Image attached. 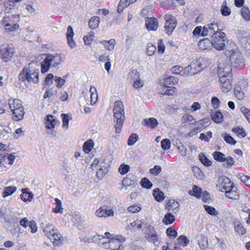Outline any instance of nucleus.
Masks as SVG:
<instances>
[{
	"label": "nucleus",
	"mask_w": 250,
	"mask_h": 250,
	"mask_svg": "<svg viewBox=\"0 0 250 250\" xmlns=\"http://www.w3.org/2000/svg\"><path fill=\"white\" fill-rule=\"evenodd\" d=\"M175 88L173 86H172L170 88L163 87V88L162 90V94H165L169 95V96H170V95L171 96V95H173L175 93Z\"/></svg>",
	"instance_id": "58"
},
{
	"label": "nucleus",
	"mask_w": 250,
	"mask_h": 250,
	"mask_svg": "<svg viewBox=\"0 0 250 250\" xmlns=\"http://www.w3.org/2000/svg\"><path fill=\"white\" fill-rule=\"evenodd\" d=\"M225 162L224 165L226 167H230L234 164V159L230 156L226 157Z\"/></svg>",
	"instance_id": "62"
},
{
	"label": "nucleus",
	"mask_w": 250,
	"mask_h": 250,
	"mask_svg": "<svg viewBox=\"0 0 250 250\" xmlns=\"http://www.w3.org/2000/svg\"><path fill=\"white\" fill-rule=\"evenodd\" d=\"M130 169V167L128 165L122 164L118 168L119 173L122 175L126 174Z\"/></svg>",
	"instance_id": "51"
},
{
	"label": "nucleus",
	"mask_w": 250,
	"mask_h": 250,
	"mask_svg": "<svg viewBox=\"0 0 250 250\" xmlns=\"http://www.w3.org/2000/svg\"><path fill=\"white\" fill-rule=\"evenodd\" d=\"M204 208L207 212L211 215L217 216L218 214V212H217L213 207L208 205H205Z\"/></svg>",
	"instance_id": "50"
},
{
	"label": "nucleus",
	"mask_w": 250,
	"mask_h": 250,
	"mask_svg": "<svg viewBox=\"0 0 250 250\" xmlns=\"http://www.w3.org/2000/svg\"><path fill=\"white\" fill-rule=\"evenodd\" d=\"M130 76L134 81L133 87L135 88H139L143 86V82L140 80L138 72L135 70H133L130 73Z\"/></svg>",
	"instance_id": "17"
},
{
	"label": "nucleus",
	"mask_w": 250,
	"mask_h": 250,
	"mask_svg": "<svg viewBox=\"0 0 250 250\" xmlns=\"http://www.w3.org/2000/svg\"><path fill=\"white\" fill-rule=\"evenodd\" d=\"M145 125L151 128H154L158 125L157 120L154 118L146 119L143 120Z\"/></svg>",
	"instance_id": "25"
},
{
	"label": "nucleus",
	"mask_w": 250,
	"mask_h": 250,
	"mask_svg": "<svg viewBox=\"0 0 250 250\" xmlns=\"http://www.w3.org/2000/svg\"><path fill=\"white\" fill-rule=\"evenodd\" d=\"M164 19L166 21L165 29L167 33L170 35L177 25V21L172 15L166 14Z\"/></svg>",
	"instance_id": "11"
},
{
	"label": "nucleus",
	"mask_w": 250,
	"mask_h": 250,
	"mask_svg": "<svg viewBox=\"0 0 250 250\" xmlns=\"http://www.w3.org/2000/svg\"><path fill=\"white\" fill-rule=\"evenodd\" d=\"M15 53V47L12 44L3 46L0 48V58L4 62H9Z\"/></svg>",
	"instance_id": "9"
},
{
	"label": "nucleus",
	"mask_w": 250,
	"mask_h": 250,
	"mask_svg": "<svg viewBox=\"0 0 250 250\" xmlns=\"http://www.w3.org/2000/svg\"><path fill=\"white\" fill-rule=\"evenodd\" d=\"M125 241V237L121 235H117L115 238H111L108 242L104 241L103 246L106 249L119 250L122 247L121 244Z\"/></svg>",
	"instance_id": "7"
},
{
	"label": "nucleus",
	"mask_w": 250,
	"mask_h": 250,
	"mask_svg": "<svg viewBox=\"0 0 250 250\" xmlns=\"http://www.w3.org/2000/svg\"><path fill=\"white\" fill-rule=\"evenodd\" d=\"M238 177L242 182L250 188V177L245 175L243 173H240L238 174Z\"/></svg>",
	"instance_id": "49"
},
{
	"label": "nucleus",
	"mask_w": 250,
	"mask_h": 250,
	"mask_svg": "<svg viewBox=\"0 0 250 250\" xmlns=\"http://www.w3.org/2000/svg\"><path fill=\"white\" fill-rule=\"evenodd\" d=\"M221 14L224 16H227L230 14V9L227 6L226 1H224L222 5L221 8Z\"/></svg>",
	"instance_id": "40"
},
{
	"label": "nucleus",
	"mask_w": 250,
	"mask_h": 250,
	"mask_svg": "<svg viewBox=\"0 0 250 250\" xmlns=\"http://www.w3.org/2000/svg\"><path fill=\"white\" fill-rule=\"evenodd\" d=\"M46 118V127L48 129L54 128L55 126V119H54V116L51 115H48Z\"/></svg>",
	"instance_id": "28"
},
{
	"label": "nucleus",
	"mask_w": 250,
	"mask_h": 250,
	"mask_svg": "<svg viewBox=\"0 0 250 250\" xmlns=\"http://www.w3.org/2000/svg\"><path fill=\"white\" fill-rule=\"evenodd\" d=\"M199 160L205 166H210L211 165V162L203 153L199 155Z\"/></svg>",
	"instance_id": "45"
},
{
	"label": "nucleus",
	"mask_w": 250,
	"mask_h": 250,
	"mask_svg": "<svg viewBox=\"0 0 250 250\" xmlns=\"http://www.w3.org/2000/svg\"><path fill=\"white\" fill-rule=\"evenodd\" d=\"M224 60L221 59L219 60L218 64V74L219 77V82L222 84L228 80H231L232 76L230 72L231 68L228 63H223Z\"/></svg>",
	"instance_id": "5"
},
{
	"label": "nucleus",
	"mask_w": 250,
	"mask_h": 250,
	"mask_svg": "<svg viewBox=\"0 0 250 250\" xmlns=\"http://www.w3.org/2000/svg\"><path fill=\"white\" fill-rule=\"evenodd\" d=\"M196 71L192 70L190 65H188L186 66L184 69H183V73L182 76H187L189 74H196Z\"/></svg>",
	"instance_id": "53"
},
{
	"label": "nucleus",
	"mask_w": 250,
	"mask_h": 250,
	"mask_svg": "<svg viewBox=\"0 0 250 250\" xmlns=\"http://www.w3.org/2000/svg\"><path fill=\"white\" fill-rule=\"evenodd\" d=\"M95 214L99 217H107L113 216L114 212L107 206H104L100 208L95 212Z\"/></svg>",
	"instance_id": "13"
},
{
	"label": "nucleus",
	"mask_w": 250,
	"mask_h": 250,
	"mask_svg": "<svg viewBox=\"0 0 250 250\" xmlns=\"http://www.w3.org/2000/svg\"><path fill=\"white\" fill-rule=\"evenodd\" d=\"M156 50V47L155 45L150 43L148 44L147 48V54L151 56L154 54Z\"/></svg>",
	"instance_id": "63"
},
{
	"label": "nucleus",
	"mask_w": 250,
	"mask_h": 250,
	"mask_svg": "<svg viewBox=\"0 0 250 250\" xmlns=\"http://www.w3.org/2000/svg\"><path fill=\"white\" fill-rule=\"evenodd\" d=\"M175 220V217L171 213H167L163 219V223L165 225L171 224Z\"/></svg>",
	"instance_id": "31"
},
{
	"label": "nucleus",
	"mask_w": 250,
	"mask_h": 250,
	"mask_svg": "<svg viewBox=\"0 0 250 250\" xmlns=\"http://www.w3.org/2000/svg\"><path fill=\"white\" fill-rule=\"evenodd\" d=\"M94 143L92 140H88L86 142H85L83 146V151L86 153H88L93 148Z\"/></svg>",
	"instance_id": "36"
},
{
	"label": "nucleus",
	"mask_w": 250,
	"mask_h": 250,
	"mask_svg": "<svg viewBox=\"0 0 250 250\" xmlns=\"http://www.w3.org/2000/svg\"><path fill=\"white\" fill-rule=\"evenodd\" d=\"M31 63L28 65V68L24 67L20 73L19 78L20 81H27L29 83H37L39 82V70L30 69Z\"/></svg>",
	"instance_id": "4"
},
{
	"label": "nucleus",
	"mask_w": 250,
	"mask_h": 250,
	"mask_svg": "<svg viewBox=\"0 0 250 250\" xmlns=\"http://www.w3.org/2000/svg\"><path fill=\"white\" fill-rule=\"evenodd\" d=\"M55 208L52 209V212L55 213H62L63 212V209L62 207V201L58 198H55Z\"/></svg>",
	"instance_id": "32"
},
{
	"label": "nucleus",
	"mask_w": 250,
	"mask_h": 250,
	"mask_svg": "<svg viewBox=\"0 0 250 250\" xmlns=\"http://www.w3.org/2000/svg\"><path fill=\"white\" fill-rule=\"evenodd\" d=\"M146 28L148 31H155L158 26V20L155 18H148L146 21Z\"/></svg>",
	"instance_id": "18"
},
{
	"label": "nucleus",
	"mask_w": 250,
	"mask_h": 250,
	"mask_svg": "<svg viewBox=\"0 0 250 250\" xmlns=\"http://www.w3.org/2000/svg\"><path fill=\"white\" fill-rule=\"evenodd\" d=\"M233 185V183L230 181V179L224 175L218 177L216 184L219 190L225 192L226 190L230 189Z\"/></svg>",
	"instance_id": "10"
},
{
	"label": "nucleus",
	"mask_w": 250,
	"mask_h": 250,
	"mask_svg": "<svg viewBox=\"0 0 250 250\" xmlns=\"http://www.w3.org/2000/svg\"><path fill=\"white\" fill-rule=\"evenodd\" d=\"M153 195L155 200L158 202H162L165 198L164 193L158 188L153 190Z\"/></svg>",
	"instance_id": "33"
},
{
	"label": "nucleus",
	"mask_w": 250,
	"mask_h": 250,
	"mask_svg": "<svg viewBox=\"0 0 250 250\" xmlns=\"http://www.w3.org/2000/svg\"><path fill=\"white\" fill-rule=\"evenodd\" d=\"M234 94L235 96L238 98L239 100H241L243 98L244 96V93L243 91H242L241 87L238 85H237L234 88Z\"/></svg>",
	"instance_id": "43"
},
{
	"label": "nucleus",
	"mask_w": 250,
	"mask_h": 250,
	"mask_svg": "<svg viewBox=\"0 0 250 250\" xmlns=\"http://www.w3.org/2000/svg\"><path fill=\"white\" fill-rule=\"evenodd\" d=\"M141 185L143 188H146V189H150L152 187V184L151 182L146 177L142 179L141 181Z\"/></svg>",
	"instance_id": "46"
},
{
	"label": "nucleus",
	"mask_w": 250,
	"mask_h": 250,
	"mask_svg": "<svg viewBox=\"0 0 250 250\" xmlns=\"http://www.w3.org/2000/svg\"><path fill=\"white\" fill-rule=\"evenodd\" d=\"M13 115V119L15 121H21L23 118L24 114V111L23 110V107H21L17 109L16 110H13L11 111Z\"/></svg>",
	"instance_id": "22"
},
{
	"label": "nucleus",
	"mask_w": 250,
	"mask_h": 250,
	"mask_svg": "<svg viewBox=\"0 0 250 250\" xmlns=\"http://www.w3.org/2000/svg\"><path fill=\"white\" fill-rule=\"evenodd\" d=\"M211 117L212 120L216 123H220L223 121V115L220 111L212 112Z\"/></svg>",
	"instance_id": "26"
},
{
	"label": "nucleus",
	"mask_w": 250,
	"mask_h": 250,
	"mask_svg": "<svg viewBox=\"0 0 250 250\" xmlns=\"http://www.w3.org/2000/svg\"><path fill=\"white\" fill-rule=\"evenodd\" d=\"M178 244L184 247L187 246L189 242V240L187 238L185 235H181L177 239Z\"/></svg>",
	"instance_id": "42"
},
{
	"label": "nucleus",
	"mask_w": 250,
	"mask_h": 250,
	"mask_svg": "<svg viewBox=\"0 0 250 250\" xmlns=\"http://www.w3.org/2000/svg\"><path fill=\"white\" fill-rule=\"evenodd\" d=\"M22 194L21 195V199L24 202L30 201L33 198L34 195L32 192H29L27 188L21 189Z\"/></svg>",
	"instance_id": "21"
},
{
	"label": "nucleus",
	"mask_w": 250,
	"mask_h": 250,
	"mask_svg": "<svg viewBox=\"0 0 250 250\" xmlns=\"http://www.w3.org/2000/svg\"><path fill=\"white\" fill-rule=\"evenodd\" d=\"M241 15L246 21L250 20V12L248 7L243 6L241 9Z\"/></svg>",
	"instance_id": "44"
},
{
	"label": "nucleus",
	"mask_w": 250,
	"mask_h": 250,
	"mask_svg": "<svg viewBox=\"0 0 250 250\" xmlns=\"http://www.w3.org/2000/svg\"><path fill=\"white\" fill-rule=\"evenodd\" d=\"M221 31L219 30L218 24L217 22H211L208 23L203 27L202 36L205 37L208 35L216 33Z\"/></svg>",
	"instance_id": "12"
},
{
	"label": "nucleus",
	"mask_w": 250,
	"mask_h": 250,
	"mask_svg": "<svg viewBox=\"0 0 250 250\" xmlns=\"http://www.w3.org/2000/svg\"><path fill=\"white\" fill-rule=\"evenodd\" d=\"M177 82V79L173 76H169L161 81L162 86L164 88H170Z\"/></svg>",
	"instance_id": "15"
},
{
	"label": "nucleus",
	"mask_w": 250,
	"mask_h": 250,
	"mask_svg": "<svg viewBox=\"0 0 250 250\" xmlns=\"http://www.w3.org/2000/svg\"><path fill=\"white\" fill-rule=\"evenodd\" d=\"M235 230L240 235H243L246 233V229L241 224L235 226Z\"/></svg>",
	"instance_id": "64"
},
{
	"label": "nucleus",
	"mask_w": 250,
	"mask_h": 250,
	"mask_svg": "<svg viewBox=\"0 0 250 250\" xmlns=\"http://www.w3.org/2000/svg\"><path fill=\"white\" fill-rule=\"evenodd\" d=\"M17 190V188L15 186L6 187L3 190L2 196L3 197L10 196L15 192Z\"/></svg>",
	"instance_id": "29"
},
{
	"label": "nucleus",
	"mask_w": 250,
	"mask_h": 250,
	"mask_svg": "<svg viewBox=\"0 0 250 250\" xmlns=\"http://www.w3.org/2000/svg\"><path fill=\"white\" fill-rule=\"evenodd\" d=\"M179 206L178 202L174 200H169L166 206V208L168 211H172L174 213H176L179 210Z\"/></svg>",
	"instance_id": "20"
},
{
	"label": "nucleus",
	"mask_w": 250,
	"mask_h": 250,
	"mask_svg": "<svg viewBox=\"0 0 250 250\" xmlns=\"http://www.w3.org/2000/svg\"><path fill=\"white\" fill-rule=\"evenodd\" d=\"M5 29L6 31L8 32H12L18 29L19 27V25L16 23H7L5 25Z\"/></svg>",
	"instance_id": "52"
},
{
	"label": "nucleus",
	"mask_w": 250,
	"mask_h": 250,
	"mask_svg": "<svg viewBox=\"0 0 250 250\" xmlns=\"http://www.w3.org/2000/svg\"><path fill=\"white\" fill-rule=\"evenodd\" d=\"M232 131L238 136L245 137L246 135L245 130L243 128L236 127L232 129Z\"/></svg>",
	"instance_id": "57"
},
{
	"label": "nucleus",
	"mask_w": 250,
	"mask_h": 250,
	"mask_svg": "<svg viewBox=\"0 0 250 250\" xmlns=\"http://www.w3.org/2000/svg\"><path fill=\"white\" fill-rule=\"evenodd\" d=\"M212 247L213 250H224L226 248V245L222 242L218 241L214 243Z\"/></svg>",
	"instance_id": "59"
},
{
	"label": "nucleus",
	"mask_w": 250,
	"mask_h": 250,
	"mask_svg": "<svg viewBox=\"0 0 250 250\" xmlns=\"http://www.w3.org/2000/svg\"><path fill=\"white\" fill-rule=\"evenodd\" d=\"M211 43L212 46L217 50H221L224 49L227 38L226 34L222 31H219L212 34L210 37Z\"/></svg>",
	"instance_id": "6"
},
{
	"label": "nucleus",
	"mask_w": 250,
	"mask_h": 250,
	"mask_svg": "<svg viewBox=\"0 0 250 250\" xmlns=\"http://www.w3.org/2000/svg\"><path fill=\"white\" fill-rule=\"evenodd\" d=\"M130 4V3L127 0H120L117 7V12L120 13L122 12L124 9Z\"/></svg>",
	"instance_id": "41"
},
{
	"label": "nucleus",
	"mask_w": 250,
	"mask_h": 250,
	"mask_svg": "<svg viewBox=\"0 0 250 250\" xmlns=\"http://www.w3.org/2000/svg\"><path fill=\"white\" fill-rule=\"evenodd\" d=\"M62 62V57L60 54L46 55L45 58L41 63V72L44 73L47 72L50 67L58 69L59 65Z\"/></svg>",
	"instance_id": "1"
},
{
	"label": "nucleus",
	"mask_w": 250,
	"mask_h": 250,
	"mask_svg": "<svg viewBox=\"0 0 250 250\" xmlns=\"http://www.w3.org/2000/svg\"><path fill=\"white\" fill-rule=\"evenodd\" d=\"M100 19L97 16L92 17L89 21L88 25L90 28L95 29L99 26Z\"/></svg>",
	"instance_id": "27"
},
{
	"label": "nucleus",
	"mask_w": 250,
	"mask_h": 250,
	"mask_svg": "<svg viewBox=\"0 0 250 250\" xmlns=\"http://www.w3.org/2000/svg\"><path fill=\"white\" fill-rule=\"evenodd\" d=\"M135 184L134 180H131L128 177H126L122 181L123 187L121 189L125 188V190L127 189V187L128 186H133Z\"/></svg>",
	"instance_id": "37"
},
{
	"label": "nucleus",
	"mask_w": 250,
	"mask_h": 250,
	"mask_svg": "<svg viewBox=\"0 0 250 250\" xmlns=\"http://www.w3.org/2000/svg\"><path fill=\"white\" fill-rule=\"evenodd\" d=\"M141 229V225L138 223L137 220L130 223L126 226V229L130 231H135L137 229Z\"/></svg>",
	"instance_id": "39"
},
{
	"label": "nucleus",
	"mask_w": 250,
	"mask_h": 250,
	"mask_svg": "<svg viewBox=\"0 0 250 250\" xmlns=\"http://www.w3.org/2000/svg\"><path fill=\"white\" fill-rule=\"evenodd\" d=\"M61 116L62 118V127L65 129H68L69 126V121L71 119V116L67 114L64 113H62Z\"/></svg>",
	"instance_id": "34"
},
{
	"label": "nucleus",
	"mask_w": 250,
	"mask_h": 250,
	"mask_svg": "<svg viewBox=\"0 0 250 250\" xmlns=\"http://www.w3.org/2000/svg\"><path fill=\"white\" fill-rule=\"evenodd\" d=\"M114 120L116 122L115 131L120 133L125 120L124 106L122 102L116 101L113 109Z\"/></svg>",
	"instance_id": "2"
},
{
	"label": "nucleus",
	"mask_w": 250,
	"mask_h": 250,
	"mask_svg": "<svg viewBox=\"0 0 250 250\" xmlns=\"http://www.w3.org/2000/svg\"><path fill=\"white\" fill-rule=\"evenodd\" d=\"M8 104L11 111L13 110H15L17 109H19V108H21L23 106L21 101L18 99H9L8 101Z\"/></svg>",
	"instance_id": "23"
},
{
	"label": "nucleus",
	"mask_w": 250,
	"mask_h": 250,
	"mask_svg": "<svg viewBox=\"0 0 250 250\" xmlns=\"http://www.w3.org/2000/svg\"><path fill=\"white\" fill-rule=\"evenodd\" d=\"M226 143L234 145L236 143V141L233 139V137L230 136L228 134H224L222 135Z\"/></svg>",
	"instance_id": "54"
},
{
	"label": "nucleus",
	"mask_w": 250,
	"mask_h": 250,
	"mask_svg": "<svg viewBox=\"0 0 250 250\" xmlns=\"http://www.w3.org/2000/svg\"><path fill=\"white\" fill-rule=\"evenodd\" d=\"M74 33L73 29L71 26H68L66 32V38L67 43L71 49L74 48L76 46V44L73 40V36Z\"/></svg>",
	"instance_id": "16"
},
{
	"label": "nucleus",
	"mask_w": 250,
	"mask_h": 250,
	"mask_svg": "<svg viewBox=\"0 0 250 250\" xmlns=\"http://www.w3.org/2000/svg\"><path fill=\"white\" fill-rule=\"evenodd\" d=\"M161 147L163 150H167L170 147V141L168 139H165L161 141Z\"/></svg>",
	"instance_id": "60"
},
{
	"label": "nucleus",
	"mask_w": 250,
	"mask_h": 250,
	"mask_svg": "<svg viewBox=\"0 0 250 250\" xmlns=\"http://www.w3.org/2000/svg\"><path fill=\"white\" fill-rule=\"evenodd\" d=\"M107 172V169L104 166L101 167L96 173L97 178L99 180H101Z\"/></svg>",
	"instance_id": "38"
},
{
	"label": "nucleus",
	"mask_w": 250,
	"mask_h": 250,
	"mask_svg": "<svg viewBox=\"0 0 250 250\" xmlns=\"http://www.w3.org/2000/svg\"><path fill=\"white\" fill-rule=\"evenodd\" d=\"M212 156L214 159L219 162H224L226 160L225 154L219 151H215L213 153Z\"/></svg>",
	"instance_id": "35"
},
{
	"label": "nucleus",
	"mask_w": 250,
	"mask_h": 250,
	"mask_svg": "<svg viewBox=\"0 0 250 250\" xmlns=\"http://www.w3.org/2000/svg\"><path fill=\"white\" fill-rule=\"evenodd\" d=\"M222 90L225 93L228 92L232 88L231 80H228L227 82L221 84Z\"/></svg>",
	"instance_id": "48"
},
{
	"label": "nucleus",
	"mask_w": 250,
	"mask_h": 250,
	"mask_svg": "<svg viewBox=\"0 0 250 250\" xmlns=\"http://www.w3.org/2000/svg\"><path fill=\"white\" fill-rule=\"evenodd\" d=\"M141 208L140 207V206L137 205H133L130 206L127 208L128 211L133 213L138 212L141 210Z\"/></svg>",
	"instance_id": "61"
},
{
	"label": "nucleus",
	"mask_w": 250,
	"mask_h": 250,
	"mask_svg": "<svg viewBox=\"0 0 250 250\" xmlns=\"http://www.w3.org/2000/svg\"><path fill=\"white\" fill-rule=\"evenodd\" d=\"M42 229L45 236L50 240L53 241L54 245H58L62 241V235L52 224H42Z\"/></svg>",
	"instance_id": "3"
},
{
	"label": "nucleus",
	"mask_w": 250,
	"mask_h": 250,
	"mask_svg": "<svg viewBox=\"0 0 250 250\" xmlns=\"http://www.w3.org/2000/svg\"><path fill=\"white\" fill-rule=\"evenodd\" d=\"M226 55H229V62L234 67L244 63V60L241 56V54L236 48H233L230 50H228Z\"/></svg>",
	"instance_id": "8"
},
{
	"label": "nucleus",
	"mask_w": 250,
	"mask_h": 250,
	"mask_svg": "<svg viewBox=\"0 0 250 250\" xmlns=\"http://www.w3.org/2000/svg\"><path fill=\"white\" fill-rule=\"evenodd\" d=\"M202 189L196 185L193 186L192 190H189L188 193L189 195L195 196L197 198H199L201 196Z\"/></svg>",
	"instance_id": "24"
},
{
	"label": "nucleus",
	"mask_w": 250,
	"mask_h": 250,
	"mask_svg": "<svg viewBox=\"0 0 250 250\" xmlns=\"http://www.w3.org/2000/svg\"><path fill=\"white\" fill-rule=\"evenodd\" d=\"M210 42H211V40H209L208 39L206 38L200 41L198 46L200 48L204 49L209 44Z\"/></svg>",
	"instance_id": "55"
},
{
	"label": "nucleus",
	"mask_w": 250,
	"mask_h": 250,
	"mask_svg": "<svg viewBox=\"0 0 250 250\" xmlns=\"http://www.w3.org/2000/svg\"><path fill=\"white\" fill-rule=\"evenodd\" d=\"M194 176L198 180H203L204 178V173L197 167H193L192 168Z\"/></svg>",
	"instance_id": "30"
},
{
	"label": "nucleus",
	"mask_w": 250,
	"mask_h": 250,
	"mask_svg": "<svg viewBox=\"0 0 250 250\" xmlns=\"http://www.w3.org/2000/svg\"><path fill=\"white\" fill-rule=\"evenodd\" d=\"M176 146L180 154L183 156H185L187 155V148L184 145L179 141L176 143Z\"/></svg>",
	"instance_id": "47"
},
{
	"label": "nucleus",
	"mask_w": 250,
	"mask_h": 250,
	"mask_svg": "<svg viewBox=\"0 0 250 250\" xmlns=\"http://www.w3.org/2000/svg\"><path fill=\"white\" fill-rule=\"evenodd\" d=\"M225 194L226 197H227L228 198L233 200H238L240 197L239 193L238 191L237 188L235 187L234 185L231 188H230V189L226 190L225 192Z\"/></svg>",
	"instance_id": "19"
},
{
	"label": "nucleus",
	"mask_w": 250,
	"mask_h": 250,
	"mask_svg": "<svg viewBox=\"0 0 250 250\" xmlns=\"http://www.w3.org/2000/svg\"><path fill=\"white\" fill-rule=\"evenodd\" d=\"M146 237L148 241L153 242L156 246H158L160 244L158 237L153 227L150 228L149 231L147 234Z\"/></svg>",
	"instance_id": "14"
},
{
	"label": "nucleus",
	"mask_w": 250,
	"mask_h": 250,
	"mask_svg": "<svg viewBox=\"0 0 250 250\" xmlns=\"http://www.w3.org/2000/svg\"><path fill=\"white\" fill-rule=\"evenodd\" d=\"M138 135L135 133H132L128 138L127 144L129 146H133L138 140Z\"/></svg>",
	"instance_id": "56"
}]
</instances>
